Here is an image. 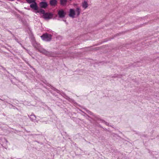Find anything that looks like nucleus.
Instances as JSON below:
<instances>
[{
    "label": "nucleus",
    "instance_id": "obj_1",
    "mask_svg": "<svg viewBox=\"0 0 159 159\" xmlns=\"http://www.w3.org/2000/svg\"><path fill=\"white\" fill-rule=\"evenodd\" d=\"M31 43L32 45L34 48L40 52L48 56H52L53 55L51 52L48 51L41 48L40 44L35 40L34 37H33L31 39Z\"/></svg>",
    "mask_w": 159,
    "mask_h": 159
},
{
    "label": "nucleus",
    "instance_id": "obj_2",
    "mask_svg": "<svg viewBox=\"0 0 159 159\" xmlns=\"http://www.w3.org/2000/svg\"><path fill=\"white\" fill-rule=\"evenodd\" d=\"M52 35L51 34H48L47 33L43 34L41 36L42 39L44 41L49 42L52 39Z\"/></svg>",
    "mask_w": 159,
    "mask_h": 159
},
{
    "label": "nucleus",
    "instance_id": "obj_3",
    "mask_svg": "<svg viewBox=\"0 0 159 159\" xmlns=\"http://www.w3.org/2000/svg\"><path fill=\"white\" fill-rule=\"evenodd\" d=\"M53 15L49 12L45 13L44 15H43V17L46 20H48L52 18Z\"/></svg>",
    "mask_w": 159,
    "mask_h": 159
},
{
    "label": "nucleus",
    "instance_id": "obj_4",
    "mask_svg": "<svg viewBox=\"0 0 159 159\" xmlns=\"http://www.w3.org/2000/svg\"><path fill=\"white\" fill-rule=\"evenodd\" d=\"M30 7L33 9L35 11H37L38 9V7L37 6V4L36 2H34L33 3L30 4Z\"/></svg>",
    "mask_w": 159,
    "mask_h": 159
},
{
    "label": "nucleus",
    "instance_id": "obj_5",
    "mask_svg": "<svg viewBox=\"0 0 159 159\" xmlns=\"http://www.w3.org/2000/svg\"><path fill=\"white\" fill-rule=\"evenodd\" d=\"M59 17L60 18H63L65 17V13L63 10H60L58 13Z\"/></svg>",
    "mask_w": 159,
    "mask_h": 159
},
{
    "label": "nucleus",
    "instance_id": "obj_6",
    "mask_svg": "<svg viewBox=\"0 0 159 159\" xmlns=\"http://www.w3.org/2000/svg\"><path fill=\"white\" fill-rule=\"evenodd\" d=\"M48 6V4L45 1H42L39 3V6L41 8H46Z\"/></svg>",
    "mask_w": 159,
    "mask_h": 159
},
{
    "label": "nucleus",
    "instance_id": "obj_7",
    "mask_svg": "<svg viewBox=\"0 0 159 159\" xmlns=\"http://www.w3.org/2000/svg\"><path fill=\"white\" fill-rule=\"evenodd\" d=\"M75 15V10L73 9H70V10L69 16L72 18H74V16Z\"/></svg>",
    "mask_w": 159,
    "mask_h": 159
},
{
    "label": "nucleus",
    "instance_id": "obj_8",
    "mask_svg": "<svg viewBox=\"0 0 159 159\" xmlns=\"http://www.w3.org/2000/svg\"><path fill=\"white\" fill-rule=\"evenodd\" d=\"M31 120L34 121V122H38V121L36 120V117L34 115H31L30 116L28 115Z\"/></svg>",
    "mask_w": 159,
    "mask_h": 159
},
{
    "label": "nucleus",
    "instance_id": "obj_9",
    "mask_svg": "<svg viewBox=\"0 0 159 159\" xmlns=\"http://www.w3.org/2000/svg\"><path fill=\"white\" fill-rule=\"evenodd\" d=\"M57 0H50L49 1V4L51 6L55 7L57 5Z\"/></svg>",
    "mask_w": 159,
    "mask_h": 159
},
{
    "label": "nucleus",
    "instance_id": "obj_10",
    "mask_svg": "<svg viewBox=\"0 0 159 159\" xmlns=\"http://www.w3.org/2000/svg\"><path fill=\"white\" fill-rule=\"evenodd\" d=\"M7 140L5 138L1 139L0 138V143L2 146L4 144H7Z\"/></svg>",
    "mask_w": 159,
    "mask_h": 159
},
{
    "label": "nucleus",
    "instance_id": "obj_11",
    "mask_svg": "<svg viewBox=\"0 0 159 159\" xmlns=\"http://www.w3.org/2000/svg\"><path fill=\"white\" fill-rule=\"evenodd\" d=\"M80 11L81 10L80 7H77L76 8L75 11V15L77 17H78L79 16L80 13Z\"/></svg>",
    "mask_w": 159,
    "mask_h": 159
},
{
    "label": "nucleus",
    "instance_id": "obj_12",
    "mask_svg": "<svg viewBox=\"0 0 159 159\" xmlns=\"http://www.w3.org/2000/svg\"><path fill=\"white\" fill-rule=\"evenodd\" d=\"M67 0H60V4L63 6H66Z\"/></svg>",
    "mask_w": 159,
    "mask_h": 159
},
{
    "label": "nucleus",
    "instance_id": "obj_13",
    "mask_svg": "<svg viewBox=\"0 0 159 159\" xmlns=\"http://www.w3.org/2000/svg\"><path fill=\"white\" fill-rule=\"evenodd\" d=\"M82 6L83 8L85 9L88 7V4L86 1H85L82 3Z\"/></svg>",
    "mask_w": 159,
    "mask_h": 159
},
{
    "label": "nucleus",
    "instance_id": "obj_14",
    "mask_svg": "<svg viewBox=\"0 0 159 159\" xmlns=\"http://www.w3.org/2000/svg\"><path fill=\"white\" fill-rule=\"evenodd\" d=\"M36 13H41L42 14H43V15H44L45 14V11L44 10H43L42 9H41L39 10H37V11H36Z\"/></svg>",
    "mask_w": 159,
    "mask_h": 159
},
{
    "label": "nucleus",
    "instance_id": "obj_15",
    "mask_svg": "<svg viewBox=\"0 0 159 159\" xmlns=\"http://www.w3.org/2000/svg\"><path fill=\"white\" fill-rule=\"evenodd\" d=\"M9 104H10V105L9 106V107L10 108H12L13 109H17V108L14 106H13L11 104L9 103Z\"/></svg>",
    "mask_w": 159,
    "mask_h": 159
},
{
    "label": "nucleus",
    "instance_id": "obj_16",
    "mask_svg": "<svg viewBox=\"0 0 159 159\" xmlns=\"http://www.w3.org/2000/svg\"><path fill=\"white\" fill-rule=\"evenodd\" d=\"M102 123H103L105 124L106 125L109 126V123L106 122L105 120H102Z\"/></svg>",
    "mask_w": 159,
    "mask_h": 159
},
{
    "label": "nucleus",
    "instance_id": "obj_17",
    "mask_svg": "<svg viewBox=\"0 0 159 159\" xmlns=\"http://www.w3.org/2000/svg\"><path fill=\"white\" fill-rule=\"evenodd\" d=\"M27 2L29 4H31L33 3V2L32 1V0H26Z\"/></svg>",
    "mask_w": 159,
    "mask_h": 159
},
{
    "label": "nucleus",
    "instance_id": "obj_18",
    "mask_svg": "<svg viewBox=\"0 0 159 159\" xmlns=\"http://www.w3.org/2000/svg\"><path fill=\"white\" fill-rule=\"evenodd\" d=\"M54 90L55 91H56L57 93H59V92H60V91L58 89H55Z\"/></svg>",
    "mask_w": 159,
    "mask_h": 159
},
{
    "label": "nucleus",
    "instance_id": "obj_19",
    "mask_svg": "<svg viewBox=\"0 0 159 159\" xmlns=\"http://www.w3.org/2000/svg\"><path fill=\"white\" fill-rule=\"evenodd\" d=\"M13 101L16 104H17V102H18V101H17V100L16 99L13 100Z\"/></svg>",
    "mask_w": 159,
    "mask_h": 159
},
{
    "label": "nucleus",
    "instance_id": "obj_20",
    "mask_svg": "<svg viewBox=\"0 0 159 159\" xmlns=\"http://www.w3.org/2000/svg\"><path fill=\"white\" fill-rule=\"evenodd\" d=\"M87 111L88 113L90 114L91 115L92 114V113L89 110H87Z\"/></svg>",
    "mask_w": 159,
    "mask_h": 159
},
{
    "label": "nucleus",
    "instance_id": "obj_21",
    "mask_svg": "<svg viewBox=\"0 0 159 159\" xmlns=\"http://www.w3.org/2000/svg\"><path fill=\"white\" fill-rule=\"evenodd\" d=\"M29 66H30V68H32L34 70H35V69L32 66H31L29 64Z\"/></svg>",
    "mask_w": 159,
    "mask_h": 159
},
{
    "label": "nucleus",
    "instance_id": "obj_22",
    "mask_svg": "<svg viewBox=\"0 0 159 159\" xmlns=\"http://www.w3.org/2000/svg\"><path fill=\"white\" fill-rule=\"evenodd\" d=\"M32 0V1H33V2H35V0Z\"/></svg>",
    "mask_w": 159,
    "mask_h": 159
},
{
    "label": "nucleus",
    "instance_id": "obj_23",
    "mask_svg": "<svg viewBox=\"0 0 159 159\" xmlns=\"http://www.w3.org/2000/svg\"><path fill=\"white\" fill-rule=\"evenodd\" d=\"M64 21H65V22H66V20H64Z\"/></svg>",
    "mask_w": 159,
    "mask_h": 159
}]
</instances>
